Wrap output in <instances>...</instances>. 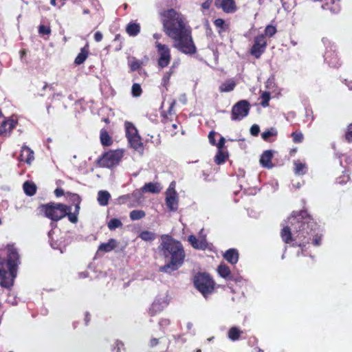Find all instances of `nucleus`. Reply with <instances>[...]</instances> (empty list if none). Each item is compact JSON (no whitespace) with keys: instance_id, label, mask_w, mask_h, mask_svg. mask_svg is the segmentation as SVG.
Masks as SVG:
<instances>
[{"instance_id":"obj_1","label":"nucleus","mask_w":352,"mask_h":352,"mask_svg":"<svg viewBox=\"0 0 352 352\" xmlns=\"http://www.w3.org/2000/svg\"><path fill=\"white\" fill-rule=\"evenodd\" d=\"M289 226H284L280 235L285 243L305 251L308 244H321L322 234L319 226L307 210L294 211L288 218Z\"/></svg>"},{"instance_id":"obj_2","label":"nucleus","mask_w":352,"mask_h":352,"mask_svg":"<svg viewBox=\"0 0 352 352\" xmlns=\"http://www.w3.org/2000/svg\"><path fill=\"white\" fill-rule=\"evenodd\" d=\"M160 20L164 32L173 41L175 49L187 55L197 53L191 28L184 14L170 8L160 12Z\"/></svg>"},{"instance_id":"obj_3","label":"nucleus","mask_w":352,"mask_h":352,"mask_svg":"<svg viewBox=\"0 0 352 352\" xmlns=\"http://www.w3.org/2000/svg\"><path fill=\"white\" fill-rule=\"evenodd\" d=\"M162 242L158 248L168 262L160 267V272L171 273L177 270L184 264L186 257L182 243L168 234L161 236Z\"/></svg>"},{"instance_id":"obj_4","label":"nucleus","mask_w":352,"mask_h":352,"mask_svg":"<svg viewBox=\"0 0 352 352\" xmlns=\"http://www.w3.org/2000/svg\"><path fill=\"white\" fill-rule=\"evenodd\" d=\"M6 259L0 256V286L10 289L14 284L20 262V256L13 245H7Z\"/></svg>"},{"instance_id":"obj_5","label":"nucleus","mask_w":352,"mask_h":352,"mask_svg":"<svg viewBox=\"0 0 352 352\" xmlns=\"http://www.w3.org/2000/svg\"><path fill=\"white\" fill-rule=\"evenodd\" d=\"M40 213L45 217L57 222L66 217L65 205L60 203L50 202L38 207Z\"/></svg>"},{"instance_id":"obj_6","label":"nucleus","mask_w":352,"mask_h":352,"mask_svg":"<svg viewBox=\"0 0 352 352\" xmlns=\"http://www.w3.org/2000/svg\"><path fill=\"white\" fill-rule=\"evenodd\" d=\"M195 288L205 297L213 293L215 282L206 272H198L193 278Z\"/></svg>"},{"instance_id":"obj_7","label":"nucleus","mask_w":352,"mask_h":352,"mask_svg":"<svg viewBox=\"0 0 352 352\" xmlns=\"http://www.w3.org/2000/svg\"><path fill=\"white\" fill-rule=\"evenodd\" d=\"M122 157L123 151L122 150H110L98 157L96 164L100 168H112L119 164Z\"/></svg>"},{"instance_id":"obj_8","label":"nucleus","mask_w":352,"mask_h":352,"mask_svg":"<svg viewBox=\"0 0 352 352\" xmlns=\"http://www.w3.org/2000/svg\"><path fill=\"white\" fill-rule=\"evenodd\" d=\"M155 47L158 54L157 65L160 68L167 67L171 60V53L170 47L159 41L155 43Z\"/></svg>"},{"instance_id":"obj_9","label":"nucleus","mask_w":352,"mask_h":352,"mask_svg":"<svg viewBox=\"0 0 352 352\" xmlns=\"http://www.w3.org/2000/svg\"><path fill=\"white\" fill-rule=\"evenodd\" d=\"M250 110V104L246 100H241L234 104L231 111L232 120H241L246 117Z\"/></svg>"},{"instance_id":"obj_10","label":"nucleus","mask_w":352,"mask_h":352,"mask_svg":"<svg viewBox=\"0 0 352 352\" xmlns=\"http://www.w3.org/2000/svg\"><path fill=\"white\" fill-rule=\"evenodd\" d=\"M267 43L264 34H259L254 37V43L250 50V54L255 58L258 59L265 52Z\"/></svg>"},{"instance_id":"obj_11","label":"nucleus","mask_w":352,"mask_h":352,"mask_svg":"<svg viewBox=\"0 0 352 352\" xmlns=\"http://www.w3.org/2000/svg\"><path fill=\"white\" fill-rule=\"evenodd\" d=\"M214 6L221 8L225 13H234L237 10L234 0H215Z\"/></svg>"},{"instance_id":"obj_12","label":"nucleus","mask_w":352,"mask_h":352,"mask_svg":"<svg viewBox=\"0 0 352 352\" xmlns=\"http://www.w3.org/2000/svg\"><path fill=\"white\" fill-rule=\"evenodd\" d=\"M16 124L17 122L13 119H8L4 120L0 125V136H10L12 130L15 128Z\"/></svg>"},{"instance_id":"obj_13","label":"nucleus","mask_w":352,"mask_h":352,"mask_svg":"<svg viewBox=\"0 0 352 352\" xmlns=\"http://www.w3.org/2000/svg\"><path fill=\"white\" fill-rule=\"evenodd\" d=\"M34 159V151L27 146H22L21 153L19 157V161L30 164Z\"/></svg>"},{"instance_id":"obj_14","label":"nucleus","mask_w":352,"mask_h":352,"mask_svg":"<svg viewBox=\"0 0 352 352\" xmlns=\"http://www.w3.org/2000/svg\"><path fill=\"white\" fill-rule=\"evenodd\" d=\"M166 205L170 211H175L177 210L178 201L177 198V192L175 190L172 192L167 193L166 197Z\"/></svg>"},{"instance_id":"obj_15","label":"nucleus","mask_w":352,"mask_h":352,"mask_svg":"<svg viewBox=\"0 0 352 352\" xmlns=\"http://www.w3.org/2000/svg\"><path fill=\"white\" fill-rule=\"evenodd\" d=\"M273 153L272 151L267 150L263 153L260 158V164L264 168H271L273 167L272 160Z\"/></svg>"},{"instance_id":"obj_16","label":"nucleus","mask_w":352,"mask_h":352,"mask_svg":"<svg viewBox=\"0 0 352 352\" xmlns=\"http://www.w3.org/2000/svg\"><path fill=\"white\" fill-rule=\"evenodd\" d=\"M223 256L228 263L235 265L239 261V254L237 250L230 248L223 254Z\"/></svg>"},{"instance_id":"obj_17","label":"nucleus","mask_w":352,"mask_h":352,"mask_svg":"<svg viewBox=\"0 0 352 352\" xmlns=\"http://www.w3.org/2000/svg\"><path fill=\"white\" fill-rule=\"evenodd\" d=\"M324 59L333 67H338L340 65V59L334 52L327 51L324 54Z\"/></svg>"},{"instance_id":"obj_18","label":"nucleus","mask_w":352,"mask_h":352,"mask_svg":"<svg viewBox=\"0 0 352 352\" xmlns=\"http://www.w3.org/2000/svg\"><path fill=\"white\" fill-rule=\"evenodd\" d=\"M89 54V45L86 44L80 49V53L77 55L74 60V63L77 65L82 64L87 58Z\"/></svg>"},{"instance_id":"obj_19","label":"nucleus","mask_w":352,"mask_h":352,"mask_svg":"<svg viewBox=\"0 0 352 352\" xmlns=\"http://www.w3.org/2000/svg\"><path fill=\"white\" fill-rule=\"evenodd\" d=\"M170 344V340L167 338H160L159 339L153 338L150 340L149 346L155 347L157 345H162V349H165L166 351Z\"/></svg>"},{"instance_id":"obj_20","label":"nucleus","mask_w":352,"mask_h":352,"mask_svg":"<svg viewBox=\"0 0 352 352\" xmlns=\"http://www.w3.org/2000/svg\"><path fill=\"white\" fill-rule=\"evenodd\" d=\"M127 140L131 147L135 149V151L142 149L143 144L141 141V138L139 135V134L135 135L131 137H128Z\"/></svg>"},{"instance_id":"obj_21","label":"nucleus","mask_w":352,"mask_h":352,"mask_svg":"<svg viewBox=\"0 0 352 352\" xmlns=\"http://www.w3.org/2000/svg\"><path fill=\"white\" fill-rule=\"evenodd\" d=\"M164 309L163 304L159 300H155L148 310V315L151 317L160 314Z\"/></svg>"},{"instance_id":"obj_22","label":"nucleus","mask_w":352,"mask_h":352,"mask_svg":"<svg viewBox=\"0 0 352 352\" xmlns=\"http://www.w3.org/2000/svg\"><path fill=\"white\" fill-rule=\"evenodd\" d=\"M117 241L114 239H110L107 243H101L98 249V251L104 252H109L117 247Z\"/></svg>"},{"instance_id":"obj_23","label":"nucleus","mask_w":352,"mask_h":352,"mask_svg":"<svg viewBox=\"0 0 352 352\" xmlns=\"http://www.w3.org/2000/svg\"><path fill=\"white\" fill-rule=\"evenodd\" d=\"M100 140L101 144L104 146H109L113 144L111 137L104 129H102L100 131Z\"/></svg>"},{"instance_id":"obj_24","label":"nucleus","mask_w":352,"mask_h":352,"mask_svg":"<svg viewBox=\"0 0 352 352\" xmlns=\"http://www.w3.org/2000/svg\"><path fill=\"white\" fill-rule=\"evenodd\" d=\"M142 190L144 192L159 193L161 190V187L157 183L149 182L142 186Z\"/></svg>"},{"instance_id":"obj_25","label":"nucleus","mask_w":352,"mask_h":352,"mask_svg":"<svg viewBox=\"0 0 352 352\" xmlns=\"http://www.w3.org/2000/svg\"><path fill=\"white\" fill-rule=\"evenodd\" d=\"M217 272L219 274V276L223 278L230 279V280L232 278L230 269L227 265H226L224 263H221L218 266Z\"/></svg>"},{"instance_id":"obj_26","label":"nucleus","mask_w":352,"mask_h":352,"mask_svg":"<svg viewBox=\"0 0 352 352\" xmlns=\"http://www.w3.org/2000/svg\"><path fill=\"white\" fill-rule=\"evenodd\" d=\"M229 157L228 153L225 150L217 151L214 156V161L216 164L220 165L224 164Z\"/></svg>"},{"instance_id":"obj_27","label":"nucleus","mask_w":352,"mask_h":352,"mask_svg":"<svg viewBox=\"0 0 352 352\" xmlns=\"http://www.w3.org/2000/svg\"><path fill=\"white\" fill-rule=\"evenodd\" d=\"M126 32L129 36H135L140 32V25L137 23H129L126 27Z\"/></svg>"},{"instance_id":"obj_28","label":"nucleus","mask_w":352,"mask_h":352,"mask_svg":"<svg viewBox=\"0 0 352 352\" xmlns=\"http://www.w3.org/2000/svg\"><path fill=\"white\" fill-rule=\"evenodd\" d=\"M23 188L24 192L28 196L34 195L36 194V190H37L36 186L33 182H30L28 181L24 182V184L23 185Z\"/></svg>"},{"instance_id":"obj_29","label":"nucleus","mask_w":352,"mask_h":352,"mask_svg":"<svg viewBox=\"0 0 352 352\" xmlns=\"http://www.w3.org/2000/svg\"><path fill=\"white\" fill-rule=\"evenodd\" d=\"M243 331L237 327H232L228 332V337L232 341H236L239 340Z\"/></svg>"},{"instance_id":"obj_30","label":"nucleus","mask_w":352,"mask_h":352,"mask_svg":"<svg viewBox=\"0 0 352 352\" xmlns=\"http://www.w3.org/2000/svg\"><path fill=\"white\" fill-rule=\"evenodd\" d=\"M111 195L109 192L106 190H100L98 194V201L100 206H107L109 203V200Z\"/></svg>"},{"instance_id":"obj_31","label":"nucleus","mask_w":352,"mask_h":352,"mask_svg":"<svg viewBox=\"0 0 352 352\" xmlns=\"http://www.w3.org/2000/svg\"><path fill=\"white\" fill-rule=\"evenodd\" d=\"M236 87V83L233 80H228L223 82L219 87L220 92H229L232 91Z\"/></svg>"},{"instance_id":"obj_32","label":"nucleus","mask_w":352,"mask_h":352,"mask_svg":"<svg viewBox=\"0 0 352 352\" xmlns=\"http://www.w3.org/2000/svg\"><path fill=\"white\" fill-rule=\"evenodd\" d=\"M124 127L126 131V138H128V137H131L138 134V130L133 123L126 121L124 123Z\"/></svg>"},{"instance_id":"obj_33","label":"nucleus","mask_w":352,"mask_h":352,"mask_svg":"<svg viewBox=\"0 0 352 352\" xmlns=\"http://www.w3.org/2000/svg\"><path fill=\"white\" fill-rule=\"evenodd\" d=\"M188 241L195 249H204L206 248V244L203 241H199L194 235H190Z\"/></svg>"},{"instance_id":"obj_34","label":"nucleus","mask_w":352,"mask_h":352,"mask_svg":"<svg viewBox=\"0 0 352 352\" xmlns=\"http://www.w3.org/2000/svg\"><path fill=\"white\" fill-rule=\"evenodd\" d=\"M142 61L138 60L135 57H132L129 61V67L131 72H135L139 70L142 65Z\"/></svg>"},{"instance_id":"obj_35","label":"nucleus","mask_w":352,"mask_h":352,"mask_svg":"<svg viewBox=\"0 0 352 352\" xmlns=\"http://www.w3.org/2000/svg\"><path fill=\"white\" fill-rule=\"evenodd\" d=\"M146 216V213L142 210H133L131 211L129 217L132 221H137L144 218Z\"/></svg>"},{"instance_id":"obj_36","label":"nucleus","mask_w":352,"mask_h":352,"mask_svg":"<svg viewBox=\"0 0 352 352\" xmlns=\"http://www.w3.org/2000/svg\"><path fill=\"white\" fill-rule=\"evenodd\" d=\"M213 23L215 27L218 28V32L219 34L226 31V30L228 28V25H227L225 21L221 18L215 19Z\"/></svg>"},{"instance_id":"obj_37","label":"nucleus","mask_w":352,"mask_h":352,"mask_svg":"<svg viewBox=\"0 0 352 352\" xmlns=\"http://www.w3.org/2000/svg\"><path fill=\"white\" fill-rule=\"evenodd\" d=\"M71 206L65 205L66 217H67L69 221L72 223H76L78 222V215L76 212H71Z\"/></svg>"},{"instance_id":"obj_38","label":"nucleus","mask_w":352,"mask_h":352,"mask_svg":"<svg viewBox=\"0 0 352 352\" xmlns=\"http://www.w3.org/2000/svg\"><path fill=\"white\" fill-rule=\"evenodd\" d=\"M139 237L145 241H152L155 239V234L150 231L144 230L140 233Z\"/></svg>"},{"instance_id":"obj_39","label":"nucleus","mask_w":352,"mask_h":352,"mask_svg":"<svg viewBox=\"0 0 352 352\" xmlns=\"http://www.w3.org/2000/svg\"><path fill=\"white\" fill-rule=\"evenodd\" d=\"M261 101L260 104L263 107H267L269 106V102L271 99V95L269 91H263L261 94Z\"/></svg>"},{"instance_id":"obj_40","label":"nucleus","mask_w":352,"mask_h":352,"mask_svg":"<svg viewBox=\"0 0 352 352\" xmlns=\"http://www.w3.org/2000/svg\"><path fill=\"white\" fill-rule=\"evenodd\" d=\"M350 175L348 171H343L342 175L336 178V183L340 185L346 184L350 181Z\"/></svg>"},{"instance_id":"obj_41","label":"nucleus","mask_w":352,"mask_h":352,"mask_svg":"<svg viewBox=\"0 0 352 352\" xmlns=\"http://www.w3.org/2000/svg\"><path fill=\"white\" fill-rule=\"evenodd\" d=\"M107 226L110 230H114L116 228H121L122 223L119 219L113 218L108 222Z\"/></svg>"},{"instance_id":"obj_42","label":"nucleus","mask_w":352,"mask_h":352,"mask_svg":"<svg viewBox=\"0 0 352 352\" xmlns=\"http://www.w3.org/2000/svg\"><path fill=\"white\" fill-rule=\"evenodd\" d=\"M294 172L296 175H305L307 172V166L305 164L301 162H295Z\"/></svg>"},{"instance_id":"obj_43","label":"nucleus","mask_w":352,"mask_h":352,"mask_svg":"<svg viewBox=\"0 0 352 352\" xmlns=\"http://www.w3.org/2000/svg\"><path fill=\"white\" fill-rule=\"evenodd\" d=\"M292 141L295 144L301 143L304 140V135L300 131H296L291 134Z\"/></svg>"},{"instance_id":"obj_44","label":"nucleus","mask_w":352,"mask_h":352,"mask_svg":"<svg viewBox=\"0 0 352 352\" xmlns=\"http://www.w3.org/2000/svg\"><path fill=\"white\" fill-rule=\"evenodd\" d=\"M173 67H174V65H173L170 68V69L164 74V75L162 78V84L163 86L166 87L168 85L170 78L172 76V74L174 73Z\"/></svg>"},{"instance_id":"obj_45","label":"nucleus","mask_w":352,"mask_h":352,"mask_svg":"<svg viewBox=\"0 0 352 352\" xmlns=\"http://www.w3.org/2000/svg\"><path fill=\"white\" fill-rule=\"evenodd\" d=\"M142 94V89L140 84L133 83L131 87V94L133 97H140Z\"/></svg>"},{"instance_id":"obj_46","label":"nucleus","mask_w":352,"mask_h":352,"mask_svg":"<svg viewBox=\"0 0 352 352\" xmlns=\"http://www.w3.org/2000/svg\"><path fill=\"white\" fill-rule=\"evenodd\" d=\"M277 135V131L274 128H272L270 130H267L266 131H264L262 134H261V136H262V138L263 139L264 141L265 142H269L270 141V138L272 137V136H276Z\"/></svg>"},{"instance_id":"obj_47","label":"nucleus","mask_w":352,"mask_h":352,"mask_svg":"<svg viewBox=\"0 0 352 352\" xmlns=\"http://www.w3.org/2000/svg\"><path fill=\"white\" fill-rule=\"evenodd\" d=\"M264 32L265 33L263 34L266 38V36L272 37L276 33L277 30L275 26L268 25L266 26Z\"/></svg>"},{"instance_id":"obj_48","label":"nucleus","mask_w":352,"mask_h":352,"mask_svg":"<svg viewBox=\"0 0 352 352\" xmlns=\"http://www.w3.org/2000/svg\"><path fill=\"white\" fill-rule=\"evenodd\" d=\"M65 195L67 198H68L74 204L81 202V198L78 194L67 192Z\"/></svg>"},{"instance_id":"obj_49","label":"nucleus","mask_w":352,"mask_h":352,"mask_svg":"<svg viewBox=\"0 0 352 352\" xmlns=\"http://www.w3.org/2000/svg\"><path fill=\"white\" fill-rule=\"evenodd\" d=\"M344 140L348 143L352 142V123L349 124L347 126L345 134H344Z\"/></svg>"},{"instance_id":"obj_50","label":"nucleus","mask_w":352,"mask_h":352,"mask_svg":"<svg viewBox=\"0 0 352 352\" xmlns=\"http://www.w3.org/2000/svg\"><path fill=\"white\" fill-rule=\"evenodd\" d=\"M113 349H116V352H125L126 351L124 343L120 340L115 342Z\"/></svg>"},{"instance_id":"obj_51","label":"nucleus","mask_w":352,"mask_h":352,"mask_svg":"<svg viewBox=\"0 0 352 352\" xmlns=\"http://www.w3.org/2000/svg\"><path fill=\"white\" fill-rule=\"evenodd\" d=\"M38 32L41 34L48 35L51 33V29L49 26L41 25L38 27Z\"/></svg>"},{"instance_id":"obj_52","label":"nucleus","mask_w":352,"mask_h":352,"mask_svg":"<svg viewBox=\"0 0 352 352\" xmlns=\"http://www.w3.org/2000/svg\"><path fill=\"white\" fill-rule=\"evenodd\" d=\"M217 133L214 131H211L208 134V140L210 144L212 146L216 145L215 136L217 135Z\"/></svg>"},{"instance_id":"obj_53","label":"nucleus","mask_w":352,"mask_h":352,"mask_svg":"<svg viewBox=\"0 0 352 352\" xmlns=\"http://www.w3.org/2000/svg\"><path fill=\"white\" fill-rule=\"evenodd\" d=\"M260 132V128L257 124H253L250 128V133L253 136H257Z\"/></svg>"},{"instance_id":"obj_54","label":"nucleus","mask_w":352,"mask_h":352,"mask_svg":"<svg viewBox=\"0 0 352 352\" xmlns=\"http://www.w3.org/2000/svg\"><path fill=\"white\" fill-rule=\"evenodd\" d=\"M225 142H226L225 138L221 136L220 138L219 142L217 143L216 142V145H215L217 147L218 151L224 150L223 148H224Z\"/></svg>"},{"instance_id":"obj_55","label":"nucleus","mask_w":352,"mask_h":352,"mask_svg":"<svg viewBox=\"0 0 352 352\" xmlns=\"http://www.w3.org/2000/svg\"><path fill=\"white\" fill-rule=\"evenodd\" d=\"M170 127V129H169L168 131H169V132L171 133L172 135H176L177 133V130L178 129L177 124H175H175H172Z\"/></svg>"},{"instance_id":"obj_56","label":"nucleus","mask_w":352,"mask_h":352,"mask_svg":"<svg viewBox=\"0 0 352 352\" xmlns=\"http://www.w3.org/2000/svg\"><path fill=\"white\" fill-rule=\"evenodd\" d=\"M94 38L96 42H100L102 41V39L103 38V35L100 32L97 31L95 32Z\"/></svg>"},{"instance_id":"obj_57","label":"nucleus","mask_w":352,"mask_h":352,"mask_svg":"<svg viewBox=\"0 0 352 352\" xmlns=\"http://www.w3.org/2000/svg\"><path fill=\"white\" fill-rule=\"evenodd\" d=\"M54 195H56V197H61V196L64 195H65V192H64L63 189L60 188H57L54 190Z\"/></svg>"},{"instance_id":"obj_58","label":"nucleus","mask_w":352,"mask_h":352,"mask_svg":"<svg viewBox=\"0 0 352 352\" xmlns=\"http://www.w3.org/2000/svg\"><path fill=\"white\" fill-rule=\"evenodd\" d=\"M212 1V0H206L205 2L202 3L201 7L206 10L209 9L211 6Z\"/></svg>"},{"instance_id":"obj_59","label":"nucleus","mask_w":352,"mask_h":352,"mask_svg":"<svg viewBox=\"0 0 352 352\" xmlns=\"http://www.w3.org/2000/svg\"><path fill=\"white\" fill-rule=\"evenodd\" d=\"M170 324V320L168 319H161L159 322V324L162 327L168 326Z\"/></svg>"},{"instance_id":"obj_60","label":"nucleus","mask_w":352,"mask_h":352,"mask_svg":"<svg viewBox=\"0 0 352 352\" xmlns=\"http://www.w3.org/2000/svg\"><path fill=\"white\" fill-rule=\"evenodd\" d=\"M84 320L85 324L87 325L91 320V316L88 312H85Z\"/></svg>"},{"instance_id":"obj_61","label":"nucleus","mask_w":352,"mask_h":352,"mask_svg":"<svg viewBox=\"0 0 352 352\" xmlns=\"http://www.w3.org/2000/svg\"><path fill=\"white\" fill-rule=\"evenodd\" d=\"M175 104V101H173V102L170 104V107H169V108H168V111H167V112H168V113L169 115H172V111H173V108H174Z\"/></svg>"},{"instance_id":"obj_62","label":"nucleus","mask_w":352,"mask_h":352,"mask_svg":"<svg viewBox=\"0 0 352 352\" xmlns=\"http://www.w3.org/2000/svg\"><path fill=\"white\" fill-rule=\"evenodd\" d=\"M80 205V203H76V204H74V206H75L74 212H76L77 214H79Z\"/></svg>"},{"instance_id":"obj_63","label":"nucleus","mask_w":352,"mask_h":352,"mask_svg":"<svg viewBox=\"0 0 352 352\" xmlns=\"http://www.w3.org/2000/svg\"><path fill=\"white\" fill-rule=\"evenodd\" d=\"M169 121H170V120L169 119L168 116L166 114L164 115L162 120L163 123L167 124Z\"/></svg>"},{"instance_id":"obj_64","label":"nucleus","mask_w":352,"mask_h":352,"mask_svg":"<svg viewBox=\"0 0 352 352\" xmlns=\"http://www.w3.org/2000/svg\"><path fill=\"white\" fill-rule=\"evenodd\" d=\"M20 55H21V58H23V56H26V51H25V50H21L20 51Z\"/></svg>"}]
</instances>
